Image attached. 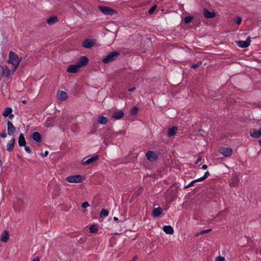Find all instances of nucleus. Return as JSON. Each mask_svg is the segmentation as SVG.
<instances>
[{
  "label": "nucleus",
  "mask_w": 261,
  "mask_h": 261,
  "mask_svg": "<svg viewBox=\"0 0 261 261\" xmlns=\"http://www.w3.org/2000/svg\"><path fill=\"white\" fill-rule=\"evenodd\" d=\"M9 60L8 63H11L12 65V71L14 72L17 69L22 58L19 59L18 56L13 51H10L9 55Z\"/></svg>",
  "instance_id": "obj_1"
},
{
  "label": "nucleus",
  "mask_w": 261,
  "mask_h": 261,
  "mask_svg": "<svg viewBox=\"0 0 261 261\" xmlns=\"http://www.w3.org/2000/svg\"><path fill=\"white\" fill-rule=\"evenodd\" d=\"M120 54V51H112L103 58L102 61L105 64L109 63L116 60Z\"/></svg>",
  "instance_id": "obj_2"
},
{
  "label": "nucleus",
  "mask_w": 261,
  "mask_h": 261,
  "mask_svg": "<svg viewBox=\"0 0 261 261\" xmlns=\"http://www.w3.org/2000/svg\"><path fill=\"white\" fill-rule=\"evenodd\" d=\"M85 178V177L84 175H73L67 177L66 180L69 183L79 184L83 182Z\"/></svg>",
  "instance_id": "obj_3"
},
{
  "label": "nucleus",
  "mask_w": 261,
  "mask_h": 261,
  "mask_svg": "<svg viewBox=\"0 0 261 261\" xmlns=\"http://www.w3.org/2000/svg\"><path fill=\"white\" fill-rule=\"evenodd\" d=\"M98 9L102 12L105 15H109L112 16L114 14H117V11L113 9H112L107 6H99Z\"/></svg>",
  "instance_id": "obj_4"
},
{
  "label": "nucleus",
  "mask_w": 261,
  "mask_h": 261,
  "mask_svg": "<svg viewBox=\"0 0 261 261\" xmlns=\"http://www.w3.org/2000/svg\"><path fill=\"white\" fill-rule=\"evenodd\" d=\"M85 159L86 158L83 159L81 162V164L85 166L90 165L93 163V162L97 161L99 159V155H93L86 160Z\"/></svg>",
  "instance_id": "obj_5"
},
{
  "label": "nucleus",
  "mask_w": 261,
  "mask_h": 261,
  "mask_svg": "<svg viewBox=\"0 0 261 261\" xmlns=\"http://www.w3.org/2000/svg\"><path fill=\"white\" fill-rule=\"evenodd\" d=\"M232 150L230 147H221L219 149V152L224 156H230L232 154Z\"/></svg>",
  "instance_id": "obj_6"
},
{
  "label": "nucleus",
  "mask_w": 261,
  "mask_h": 261,
  "mask_svg": "<svg viewBox=\"0 0 261 261\" xmlns=\"http://www.w3.org/2000/svg\"><path fill=\"white\" fill-rule=\"evenodd\" d=\"M89 59L86 56H82L76 64L80 68H81L87 65Z\"/></svg>",
  "instance_id": "obj_7"
},
{
  "label": "nucleus",
  "mask_w": 261,
  "mask_h": 261,
  "mask_svg": "<svg viewBox=\"0 0 261 261\" xmlns=\"http://www.w3.org/2000/svg\"><path fill=\"white\" fill-rule=\"evenodd\" d=\"M94 39H85L82 43V46L86 48H90L94 45Z\"/></svg>",
  "instance_id": "obj_8"
},
{
  "label": "nucleus",
  "mask_w": 261,
  "mask_h": 261,
  "mask_svg": "<svg viewBox=\"0 0 261 261\" xmlns=\"http://www.w3.org/2000/svg\"><path fill=\"white\" fill-rule=\"evenodd\" d=\"M250 136L255 139L259 138L261 137V127L259 129H252L250 130Z\"/></svg>",
  "instance_id": "obj_9"
},
{
  "label": "nucleus",
  "mask_w": 261,
  "mask_h": 261,
  "mask_svg": "<svg viewBox=\"0 0 261 261\" xmlns=\"http://www.w3.org/2000/svg\"><path fill=\"white\" fill-rule=\"evenodd\" d=\"M148 160L151 162L155 161L158 160V156L152 151H148L146 154Z\"/></svg>",
  "instance_id": "obj_10"
},
{
  "label": "nucleus",
  "mask_w": 261,
  "mask_h": 261,
  "mask_svg": "<svg viewBox=\"0 0 261 261\" xmlns=\"http://www.w3.org/2000/svg\"><path fill=\"white\" fill-rule=\"evenodd\" d=\"M251 43V37H248L246 41H239L237 45L241 48H246L249 46Z\"/></svg>",
  "instance_id": "obj_11"
},
{
  "label": "nucleus",
  "mask_w": 261,
  "mask_h": 261,
  "mask_svg": "<svg viewBox=\"0 0 261 261\" xmlns=\"http://www.w3.org/2000/svg\"><path fill=\"white\" fill-rule=\"evenodd\" d=\"M80 68L75 64L69 65L67 69V71L69 73H75L80 71Z\"/></svg>",
  "instance_id": "obj_12"
},
{
  "label": "nucleus",
  "mask_w": 261,
  "mask_h": 261,
  "mask_svg": "<svg viewBox=\"0 0 261 261\" xmlns=\"http://www.w3.org/2000/svg\"><path fill=\"white\" fill-rule=\"evenodd\" d=\"M7 127H8V134L10 136L13 135L14 134L16 128L13 125V123L10 121H8L7 122Z\"/></svg>",
  "instance_id": "obj_13"
},
{
  "label": "nucleus",
  "mask_w": 261,
  "mask_h": 261,
  "mask_svg": "<svg viewBox=\"0 0 261 261\" xmlns=\"http://www.w3.org/2000/svg\"><path fill=\"white\" fill-rule=\"evenodd\" d=\"M9 239V232L8 230H4L2 232L1 237L0 240L6 243L8 241Z\"/></svg>",
  "instance_id": "obj_14"
},
{
  "label": "nucleus",
  "mask_w": 261,
  "mask_h": 261,
  "mask_svg": "<svg viewBox=\"0 0 261 261\" xmlns=\"http://www.w3.org/2000/svg\"><path fill=\"white\" fill-rule=\"evenodd\" d=\"M203 12L204 16L206 18H213L216 15V14L214 12H210L206 8L203 9Z\"/></svg>",
  "instance_id": "obj_15"
},
{
  "label": "nucleus",
  "mask_w": 261,
  "mask_h": 261,
  "mask_svg": "<svg viewBox=\"0 0 261 261\" xmlns=\"http://www.w3.org/2000/svg\"><path fill=\"white\" fill-rule=\"evenodd\" d=\"M124 115V112L122 110H118L115 112L112 118L115 119H119L122 118Z\"/></svg>",
  "instance_id": "obj_16"
},
{
  "label": "nucleus",
  "mask_w": 261,
  "mask_h": 261,
  "mask_svg": "<svg viewBox=\"0 0 261 261\" xmlns=\"http://www.w3.org/2000/svg\"><path fill=\"white\" fill-rule=\"evenodd\" d=\"M31 137L35 142L37 143H40L41 142V135L37 132H34L32 134Z\"/></svg>",
  "instance_id": "obj_17"
},
{
  "label": "nucleus",
  "mask_w": 261,
  "mask_h": 261,
  "mask_svg": "<svg viewBox=\"0 0 261 261\" xmlns=\"http://www.w3.org/2000/svg\"><path fill=\"white\" fill-rule=\"evenodd\" d=\"M15 142V139H12L7 144V150L9 152H11L14 148V143Z\"/></svg>",
  "instance_id": "obj_18"
},
{
  "label": "nucleus",
  "mask_w": 261,
  "mask_h": 261,
  "mask_svg": "<svg viewBox=\"0 0 261 261\" xmlns=\"http://www.w3.org/2000/svg\"><path fill=\"white\" fill-rule=\"evenodd\" d=\"M177 130V127L176 126H172V127H169L168 129L167 135L169 137H172L175 135Z\"/></svg>",
  "instance_id": "obj_19"
},
{
  "label": "nucleus",
  "mask_w": 261,
  "mask_h": 261,
  "mask_svg": "<svg viewBox=\"0 0 261 261\" xmlns=\"http://www.w3.org/2000/svg\"><path fill=\"white\" fill-rule=\"evenodd\" d=\"M164 231L167 234H172L174 233L173 227L170 225H166L163 228Z\"/></svg>",
  "instance_id": "obj_20"
},
{
  "label": "nucleus",
  "mask_w": 261,
  "mask_h": 261,
  "mask_svg": "<svg viewBox=\"0 0 261 261\" xmlns=\"http://www.w3.org/2000/svg\"><path fill=\"white\" fill-rule=\"evenodd\" d=\"M18 144L20 147L24 146L26 144L25 140L22 134H20L19 136Z\"/></svg>",
  "instance_id": "obj_21"
},
{
  "label": "nucleus",
  "mask_w": 261,
  "mask_h": 261,
  "mask_svg": "<svg viewBox=\"0 0 261 261\" xmlns=\"http://www.w3.org/2000/svg\"><path fill=\"white\" fill-rule=\"evenodd\" d=\"M163 212L162 208L160 207H158L157 208H154L152 211V216L153 217H159L160 215H161Z\"/></svg>",
  "instance_id": "obj_22"
},
{
  "label": "nucleus",
  "mask_w": 261,
  "mask_h": 261,
  "mask_svg": "<svg viewBox=\"0 0 261 261\" xmlns=\"http://www.w3.org/2000/svg\"><path fill=\"white\" fill-rule=\"evenodd\" d=\"M58 99L61 100H65L67 98V93L63 91H59L58 92Z\"/></svg>",
  "instance_id": "obj_23"
},
{
  "label": "nucleus",
  "mask_w": 261,
  "mask_h": 261,
  "mask_svg": "<svg viewBox=\"0 0 261 261\" xmlns=\"http://www.w3.org/2000/svg\"><path fill=\"white\" fill-rule=\"evenodd\" d=\"M58 21V19L57 17L56 16H53L48 18L46 20V22L49 25H52L57 22Z\"/></svg>",
  "instance_id": "obj_24"
},
{
  "label": "nucleus",
  "mask_w": 261,
  "mask_h": 261,
  "mask_svg": "<svg viewBox=\"0 0 261 261\" xmlns=\"http://www.w3.org/2000/svg\"><path fill=\"white\" fill-rule=\"evenodd\" d=\"M108 122V118L105 116H99L97 119V122L102 124H106Z\"/></svg>",
  "instance_id": "obj_25"
},
{
  "label": "nucleus",
  "mask_w": 261,
  "mask_h": 261,
  "mask_svg": "<svg viewBox=\"0 0 261 261\" xmlns=\"http://www.w3.org/2000/svg\"><path fill=\"white\" fill-rule=\"evenodd\" d=\"M13 112L12 109L10 107L7 108L5 111L3 112V115L6 117H8L10 113H12Z\"/></svg>",
  "instance_id": "obj_26"
},
{
  "label": "nucleus",
  "mask_w": 261,
  "mask_h": 261,
  "mask_svg": "<svg viewBox=\"0 0 261 261\" xmlns=\"http://www.w3.org/2000/svg\"><path fill=\"white\" fill-rule=\"evenodd\" d=\"M90 232L91 233H96L98 231V225L97 224H93L89 227Z\"/></svg>",
  "instance_id": "obj_27"
},
{
  "label": "nucleus",
  "mask_w": 261,
  "mask_h": 261,
  "mask_svg": "<svg viewBox=\"0 0 261 261\" xmlns=\"http://www.w3.org/2000/svg\"><path fill=\"white\" fill-rule=\"evenodd\" d=\"M108 215H109V211L107 210H106L105 208H102L101 210V212L100 213V215L101 217H107L108 216Z\"/></svg>",
  "instance_id": "obj_28"
},
{
  "label": "nucleus",
  "mask_w": 261,
  "mask_h": 261,
  "mask_svg": "<svg viewBox=\"0 0 261 261\" xmlns=\"http://www.w3.org/2000/svg\"><path fill=\"white\" fill-rule=\"evenodd\" d=\"M10 69L6 66L5 68H4V76L5 77H8L10 75Z\"/></svg>",
  "instance_id": "obj_29"
},
{
  "label": "nucleus",
  "mask_w": 261,
  "mask_h": 261,
  "mask_svg": "<svg viewBox=\"0 0 261 261\" xmlns=\"http://www.w3.org/2000/svg\"><path fill=\"white\" fill-rule=\"evenodd\" d=\"M193 17L191 16H186L185 17L184 19V22L186 23H189L192 21V20L193 19Z\"/></svg>",
  "instance_id": "obj_30"
},
{
  "label": "nucleus",
  "mask_w": 261,
  "mask_h": 261,
  "mask_svg": "<svg viewBox=\"0 0 261 261\" xmlns=\"http://www.w3.org/2000/svg\"><path fill=\"white\" fill-rule=\"evenodd\" d=\"M201 64H202V61H200L197 63L192 64L190 67L191 68L196 69V68H198V67H199Z\"/></svg>",
  "instance_id": "obj_31"
},
{
  "label": "nucleus",
  "mask_w": 261,
  "mask_h": 261,
  "mask_svg": "<svg viewBox=\"0 0 261 261\" xmlns=\"http://www.w3.org/2000/svg\"><path fill=\"white\" fill-rule=\"evenodd\" d=\"M156 5H154L152 7H151V8L148 10V13L149 14H152L153 13V12L155 11V10L156 9Z\"/></svg>",
  "instance_id": "obj_32"
},
{
  "label": "nucleus",
  "mask_w": 261,
  "mask_h": 261,
  "mask_svg": "<svg viewBox=\"0 0 261 261\" xmlns=\"http://www.w3.org/2000/svg\"><path fill=\"white\" fill-rule=\"evenodd\" d=\"M138 111V109L136 107H133V108L132 109L130 113L131 114L134 116L136 115L137 113V112Z\"/></svg>",
  "instance_id": "obj_33"
},
{
  "label": "nucleus",
  "mask_w": 261,
  "mask_h": 261,
  "mask_svg": "<svg viewBox=\"0 0 261 261\" xmlns=\"http://www.w3.org/2000/svg\"><path fill=\"white\" fill-rule=\"evenodd\" d=\"M212 231V229L210 228V229H204V230H202L199 234H205V233H208L210 231Z\"/></svg>",
  "instance_id": "obj_34"
},
{
  "label": "nucleus",
  "mask_w": 261,
  "mask_h": 261,
  "mask_svg": "<svg viewBox=\"0 0 261 261\" xmlns=\"http://www.w3.org/2000/svg\"><path fill=\"white\" fill-rule=\"evenodd\" d=\"M7 137V133L5 129L3 130L2 133H0V137H2L3 138H5Z\"/></svg>",
  "instance_id": "obj_35"
},
{
  "label": "nucleus",
  "mask_w": 261,
  "mask_h": 261,
  "mask_svg": "<svg viewBox=\"0 0 261 261\" xmlns=\"http://www.w3.org/2000/svg\"><path fill=\"white\" fill-rule=\"evenodd\" d=\"M195 182L194 181V180H192V181H191L188 185L185 186L184 187V189H187L190 187H191L194 184H195Z\"/></svg>",
  "instance_id": "obj_36"
},
{
  "label": "nucleus",
  "mask_w": 261,
  "mask_h": 261,
  "mask_svg": "<svg viewBox=\"0 0 261 261\" xmlns=\"http://www.w3.org/2000/svg\"><path fill=\"white\" fill-rule=\"evenodd\" d=\"M224 257L221 256H217L215 259V261H224Z\"/></svg>",
  "instance_id": "obj_37"
},
{
  "label": "nucleus",
  "mask_w": 261,
  "mask_h": 261,
  "mask_svg": "<svg viewBox=\"0 0 261 261\" xmlns=\"http://www.w3.org/2000/svg\"><path fill=\"white\" fill-rule=\"evenodd\" d=\"M24 149L27 152H28L29 153H32V150L31 149L30 147L25 145L24 146Z\"/></svg>",
  "instance_id": "obj_38"
},
{
  "label": "nucleus",
  "mask_w": 261,
  "mask_h": 261,
  "mask_svg": "<svg viewBox=\"0 0 261 261\" xmlns=\"http://www.w3.org/2000/svg\"><path fill=\"white\" fill-rule=\"evenodd\" d=\"M89 206V203L88 202H84L82 204V207L83 208H86Z\"/></svg>",
  "instance_id": "obj_39"
},
{
  "label": "nucleus",
  "mask_w": 261,
  "mask_h": 261,
  "mask_svg": "<svg viewBox=\"0 0 261 261\" xmlns=\"http://www.w3.org/2000/svg\"><path fill=\"white\" fill-rule=\"evenodd\" d=\"M4 74V67L0 66V76H3Z\"/></svg>",
  "instance_id": "obj_40"
},
{
  "label": "nucleus",
  "mask_w": 261,
  "mask_h": 261,
  "mask_svg": "<svg viewBox=\"0 0 261 261\" xmlns=\"http://www.w3.org/2000/svg\"><path fill=\"white\" fill-rule=\"evenodd\" d=\"M242 20V19L241 17H237V18L236 19V23L238 24H240L241 23Z\"/></svg>",
  "instance_id": "obj_41"
},
{
  "label": "nucleus",
  "mask_w": 261,
  "mask_h": 261,
  "mask_svg": "<svg viewBox=\"0 0 261 261\" xmlns=\"http://www.w3.org/2000/svg\"><path fill=\"white\" fill-rule=\"evenodd\" d=\"M210 175V173L208 171H206L204 175L202 176L204 179H205L208 176Z\"/></svg>",
  "instance_id": "obj_42"
},
{
  "label": "nucleus",
  "mask_w": 261,
  "mask_h": 261,
  "mask_svg": "<svg viewBox=\"0 0 261 261\" xmlns=\"http://www.w3.org/2000/svg\"><path fill=\"white\" fill-rule=\"evenodd\" d=\"M204 180V178L202 176V177H200V178H199L198 179H195L194 180V181L195 182H198V181H201Z\"/></svg>",
  "instance_id": "obj_43"
},
{
  "label": "nucleus",
  "mask_w": 261,
  "mask_h": 261,
  "mask_svg": "<svg viewBox=\"0 0 261 261\" xmlns=\"http://www.w3.org/2000/svg\"><path fill=\"white\" fill-rule=\"evenodd\" d=\"M48 154V151H45L44 153H41V155L42 157L46 156Z\"/></svg>",
  "instance_id": "obj_44"
},
{
  "label": "nucleus",
  "mask_w": 261,
  "mask_h": 261,
  "mask_svg": "<svg viewBox=\"0 0 261 261\" xmlns=\"http://www.w3.org/2000/svg\"><path fill=\"white\" fill-rule=\"evenodd\" d=\"M201 161V157L199 156L195 162V164H197L199 162Z\"/></svg>",
  "instance_id": "obj_45"
},
{
  "label": "nucleus",
  "mask_w": 261,
  "mask_h": 261,
  "mask_svg": "<svg viewBox=\"0 0 261 261\" xmlns=\"http://www.w3.org/2000/svg\"><path fill=\"white\" fill-rule=\"evenodd\" d=\"M138 256L135 255L133 257L132 259L129 261H136L138 259Z\"/></svg>",
  "instance_id": "obj_46"
},
{
  "label": "nucleus",
  "mask_w": 261,
  "mask_h": 261,
  "mask_svg": "<svg viewBox=\"0 0 261 261\" xmlns=\"http://www.w3.org/2000/svg\"><path fill=\"white\" fill-rule=\"evenodd\" d=\"M8 117L10 119H12L14 118V115L12 113H10V114L8 115Z\"/></svg>",
  "instance_id": "obj_47"
},
{
  "label": "nucleus",
  "mask_w": 261,
  "mask_h": 261,
  "mask_svg": "<svg viewBox=\"0 0 261 261\" xmlns=\"http://www.w3.org/2000/svg\"><path fill=\"white\" fill-rule=\"evenodd\" d=\"M135 89H136V87H133V88H129V89H128V91H129V92H133V91H134Z\"/></svg>",
  "instance_id": "obj_48"
},
{
  "label": "nucleus",
  "mask_w": 261,
  "mask_h": 261,
  "mask_svg": "<svg viewBox=\"0 0 261 261\" xmlns=\"http://www.w3.org/2000/svg\"><path fill=\"white\" fill-rule=\"evenodd\" d=\"M201 168L204 170L206 169L207 168V166L206 165H202Z\"/></svg>",
  "instance_id": "obj_49"
},
{
  "label": "nucleus",
  "mask_w": 261,
  "mask_h": 261,
  "mask_svg": "<svg viewBox=\"0 0 261 261\" xmlns=\"http://www.w3.org/2000/svg\"><path fill=\"white\" fill-rule=\"evenodd\" d=\"M32 261H39V257H35Z\"/></svg>",
  "instance_id": "obj_50"
},
{
  "label": "nucleus",
  "mask_w": 261,
  "mask_h": 261,
  "mask_svg": "<svg viewBox=\"0 0 261 261\" xmlns=\"http://www.w3.org/2000/svg\"><path fill=\"white\" fill-rule=\"evenodd\" d=\"M114 220L115 221H118V218L114 217Z\"/></svg>",
  "instance_id": "obj_51"
},
{
  "label": "nucleus",
  "mask_w": 261,
  "mask_h": 261,
  "mask_svg": "<svg viewBox=\"0 0 261 261\" xmlns=\"http://www.w3.org/2000/svg\"><path fill=\"white\" fill-rule=\"evenodd\" d=\"M22 102L24 104H25V103H27V101L26 100H22Z\"/></svg>",
  "instance_id": "obj_52"
},
{
  "label": "nucleus",
  "mask_w": 261,
  "mask_h": 261,
  "mask_svg": "<svg viewBox=\"0 0 261 261\" xmlns=\"http://www.w3.org/2000/svg\"><path fill=\"white\" fill-rule=\"evenodd\" d=\"M2 165H3L2 161L1 159H0V167L2 166Z\"/></svg>",
  "instance_id": "obj_53"
},
{
  "label": "nucleus",
  "mask_w": 261,
  "mask_h": 261,
  "mask_svg": "<svg viewBox=\"0 0 261 261\" xmlns=\"http://www.w3.org/2000/svg\"><path fill=\"white\" fill-rule=\"evenodd\" d=\"M259 145L261 146V140H258Z\"/></svg>",
  "instance_id": "obj_54"
},
{
  "label": "nucleus",
  "mask_w": 261,
  "mask_h": 261,
  "mask_svg": "<svg viewBox=\"0 0 261 261\" xmlns=\"http://www.w3.org/2000/svg\"><path fill=\"white\" fill-rule=\"evenodd\" d=\"M260 22H261V20H260Z\"/></svg>",
  "instance_id": "obj_55"
}]
</instances>
